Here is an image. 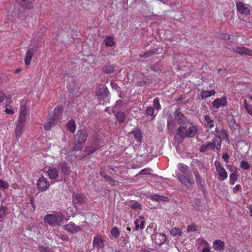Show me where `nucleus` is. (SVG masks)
Masks as SVG:
<instances>
[{
    "instance_id": "obj_1",
    "label": "nucleus",
    "mask_w": 252,
    "mask_h": 252,
    "mask_svg": "<svg viewBox=\"0 0 252 252\" xmlns=\"http://www.w3.org/2000/svg\"><path fill=\"white\" fill-rule=\"evenodd\" d=\"M198 130V126L192 123L179 126L177 129L175 138L179 142H182L185 138H192L195 136Z\"/></svg>"
},
{
    "instance_id": "obj_2",
    "label": "nucleus",
    "mask_w": 252,
    "mask_h": 252,
    "mask_svg": "<svg viewBox=\"0 0 252 252\" xmlns=\"http://www.w3.org/2000/svg\"><path fill=\"white\" fill-rule=\"evenodd\" d=\"M222 139L220 135H216L212 142H208L201 146L199 151L201 153L207 152L210 150L213 151H220L221 149Z\"/></svg>"
},
{
    "instance_id": "obj_3",
    "label": "nucleus",
    "mask_w": 252,
    "mask_h": 252,
    "mask_svg": "<svg viewBox=\"0 0 252 252\" xmlns=\"http://www.w3.org/2000/svg\"><path fill=\"white\" fill-rule=\"evenodd\" d=\"M214 165L218 175V180L222 182L227 179L228 173L221 163L219 160H216L214 162Z\"/></svg>"
},
{
    "instance_id": "obj_4",
    "label": "nucleus",
    "mask_w": 252,
    "mask_h": 252,
    "mask_svg": "<svg viewBox=\"0 0 252 252\" xmlns=\"http://www.w3.org/2000/svg\"><path fill=\"white\" fill-rule=\"evenodd\" d=\"M51 184L48 180L44 176L40 177L37 181L36 187L39 192H43L47 190Z\"/></svg>"
},
{
    "instance_id": "obj_5",
    "label": "nucleus",
    "mask_w": 252,
    "mask_h": 252,
    "mask_svg": "<svg viewBox=\"0 0 252 252\" xmlns=\"http://www.w3.org/2000/svg\"><path fill=\"white\" fill-rule=\"evenodd\" d=\"M88 137V132L85 129L79 130L75 135V140L79 145H83Z\"/></svg>"
},
{
    "instance_id": "obj_6",
    "label": "nucleus",
    "mask_w": 252,
    "mask_h": 252,
    "mask_svg": "<svg viewBox=\"0 0 252 252\" xmlns=\"http://www.w3.org/2000/svg\"><path fill=\"white\" fill-rule=\"evenodd\" d=\"M46 174L48 177L52 180H55L56 181H61V180H57V179L58 178L59 175V170L58 168L53 167L49 166L47 168Z\"/></svg>"
},
{
    "instance_id": "obj_7",
    "label": "nucleus",
    "mask_w": 252,
    "mask_h": 252,
    "mask_svg": "<svg viewBox=\"0 0 252 252\" xmlns=\"http://www.w3.org/2000/svg\"><path fill=\"white\" fill-rule=\"evenodd\" d=\"M174 116L177 122L180 126L186 125L187 124L190 123V121L188 120L179 110H176L174 112Z\"/></svg>"
},
{
    "instance_id": "obj_8",
    "label": "nucleus",
    "mask_w": 252,
    "mask_h": 252,
    "mask_svg": "<svg viewBox=\"0 0 252 252\" xmlns=\"http://www.w3.org/2000/svg\"><path fill=\"white\" fill-rule=\"evenodd\" d=\"M25 122L18 121L16 123L15 128V136L16 139L19 140L24 133V127L25 126Z\"/></svg>"
},
{
    "instance_id": "obj_9",
    "label": "nucleus",
    "mask_w": 252,
    "mask_h": 252,
    "mask_svg": "<svg viewBox=\"0 0 252 252\" xmlns=\"http://www.w3.org/2000/svg\"><path fill=\"white\" fill-rule=\"evenodd\" d=\"M227 104V97L223 95L221 98L215 99L212 102V106L214 108L219 109L220 107H224Z\"/></svg>"
},
{
    "instance_id": "obj_10",
    "label": "nucleus",
    "mask_w": 252,
    "mask_h": 252,
    "mask_svg": "<svg viewBox=\"0 0 252 252\" xmlns=\"http://www.w3.org/2000/svg\"><path fill=\"white\" fill-rule=\"evenodd\" d=\"M93 246L94 249H96L97 250L104 248V240L101 234H97L94 237Z\"/></svg>"
},
{
    "instance_id": "obj_11",
    "label": "nucleus",
    "mask_w": 252,
    "mask_h": 252,
    "mask_svg": "<svg viewBox=\"0 0 252 252\" xmlns=\"http://www.w3.org/2000/svg\"><path fill=\"white\" fill-rule=\"evenodd\" d=\"M44 221L45 222L51 225L55 223L59 224V222L62 221V219L59 216L51 214L45 216Z\"/></svg>"
},
{
    "instance_id": "obj_12",
    "label": "nucleus",
    "mask_w": 252,
    "mask_h": 252,
    "mask_svg": "<svg viewBox=\"0 0 252 252\" xmlns=\"http://www.w3.org/2000/svg\"><path fill=\"white\" fill-rule=\"evenodd\" d=\"M177 178L186 187V188L190 189L192 188V185L194 182H191L188 178L182 174L177 175Z\"/></svg>"
},
{
    "instance_id": "obj_13",
    "label": "nucleus",
    "mask_w": 252,
    "mask_h": 252,
    "mask_svg": "<svg viewBox=\"0 0 252 252\" xmlns=\"http://www.w3.org/2000/svg\"><path fill=\"white\" fill-rule=\"evenodd\" d=\"M232 51L241 55L252 56V50L245 47H240L238 46H234L232 47Z\"/></svg>"
},
{
    "instance_id": "obj_14",
    "label": "nucleus",
    "mask_w": 252,
    "mask_h": 252,
    "mask_svg": "<svg viewBox=\"0 0 252 252\" xmlns=\"http://www.w3.org/2000/svg\"><path fill=\"white\" fill-rule=\"evenodd\" d=\"M64 229L67 232L71 233H76L82 230L79 226L76 225L73 222H70L69 223L65 225Z\"/></svg>"
},
{
    "instance_id": "obj_15",
    "label": "nucleus",
    "mask_w": 252,
    "mask_h": 252,
    "mask_svg": "<svg viewBox=\"0 0 252 252\" xmlns=\"http://www.w3.org/2000/svg\"><path fill=\"white\" fill-rule=\"evenodd\" d=\"M237 10L241 14L248 15L250 13V9L246 6L244 3L242 2L239 1L236 3Z\"/></svg>"
},
{
    "instance_id": "obj_16",
    "label": "nucleus",
    "mask_w": 252,
    "mask_h": 252,
    "mask_svg": "<svg viewBox=\"0 0 252 252\" xmlns=\"http://www.w3.org/2000/svg\"><path fill=\"white\" fill-rule=\"evenodd\" d=\"M36 52V50L32 48H28L26 56L24 59L25 63L26 65H29L32 59L34 54Z\"/></svg>"
},
{
    "instance_id": "obj_17",
    "label": "nucleus",
    "mask_w": 252,
    "mask_h": 252,
    "mask_svg": "<svg viewBox=\"0 0 252 252\" xmlns=\"http://www.w3.org/2000/svg\"><path fill=\"white\" fill-rule=\"evenodd\" d=\"M108 94V90L106 88H100L96 92V95L98 99L104 100Z\"/></svg>"
},
{
    "instance_id": "obj_18",
    "label": "nucleus",
    "mask_w": 252,
    "mask_h": 252,
    "mask_svg": "<svg viewBox=\"0 0 252 252\" xmlns=\"http://www.w3.org/2000/svg\"><path fill=\"white\" fill-rule=\"evenodd\" d=\"M214 249L220 252H223L224 249V243L220 240H216L213 243Z\"/></svg>"
},
{
    "instance_id": "obj_19",
    "label": "nucleus",
    "mask_w": 252,
    "mask_h": 252,
    "mask_svg": "<svg viewBox=\"0 0 252 252\" xmlns=\"http://www.w3.org/2000/svg\"><path fill=\"white\" fill-rule=\"evenodd\" d=\"M116 109V105L113 108L112 110L113 113L115 115L117 121L119 123H124L126 121L125 114L124 112H119L118 113H116L115 109Z\"/></svg>"
},
{
    "instance_id": "obj_20",
    "label": "nucleus",
    "mask_w": 252,
    "mask_h": 252,
    "mask_svg": "<svg viewBox=\"0 0 252 252\" xmlns=\"http://www.w3.org/2000/svg\"><path fill=\"white\" fill-rule=\"evenodd\" d=\"M74 200L80 204H82L85 203L87 201V197L82 193H77L73 195Z\"/></svg>"
},
{
    "instance_id": "obj_21",
    "label": "nucleus",
    "mask_w": 252,
    "mask_h": 252,
    "mask_svg": "<svg viewBox=\"0 0 252 252\" xmlns=\"http://www.w3.org/2000/svg\"><path fill=\"white\" fill-rule=\"evenodd\" d=\"M177 167L179 171L182 172L185 175L188 176L191 173L189 167L184 163H179Z\"/></svg>"
},
{
    "instance_id": "obj_22",
    "label": "nucleus",
    "mask_w": 252,
    "mask_h": 252,
    "mask_svg": "<svg viewBox=\"0 0 252 252\" xmlns=\"http://www.w3.org/2000/svg\"><path fill=\"white\" fill-rule=\"evenodd\" d=\"M216 91L214 90L211 91L202 90L200 92V97L201 99H204L216 94Z\"/></svg>"
},
{
    "instance_id": "obj_23",
    "label": "nucleus",
    "mask_w": 252,
    "mask_h": 252,
    "mask_svg": "<svg viewBox=\"0 0 252 252\" xmlns=\"http://www.w3.org/2000/svg\"><path fill=\"white\" fill-rule=\"evenodd\" d=\"M204 118L206 126L210 129L212 128L215 126L214 120L208 115H205Z\"/></svg>"
},
{
    "instance_id": "obj_24",
    "label": "nucleus",
    "mask_w": 252,
    "mask_h": 252,
    "mask_svg": "<svg viewBox=\"0 0 252 252\" xmlns=\"http://www.w3.org/2000/svg\"><path fill=\"white\" fill-rule=\"evenodd\" d=\"M54 116L53 118L58 121L61 119L63 114V108L61 106H58L55 108L54 110Z\"/></svg>"
},
{
    "instance_id": "obj_25",
    "label": "nucleus",
    "mask_w": 252,
    "mask_h": 252,
    "mask_svg": "<svg viewBox=\"0 0 252 252\" xmlns=\"http://www.w3.org/2000/svg\"><path fill=\"white\" fill-rule=\"evenodd\" d=\"M150 198L153 201H156L157 202L163 201L167 202L168 201V198L164 195H159L158 194H155L150 196Z\"/></svg>"
},
{
    "instance_id": "obj_26",
    "label": "nucleus",
    "mask_w": 252,
    "mask_h": 252,
    "mask_svg": "<svg viewBox=\"0 0 252 252\" xmlns=\"http://www.w3.org/2000/svg\"><path fill=\"white\" fill-rule=\"evenodd\" d=\"M194 175L197 186L201 189L204 188L205 187L204 180L197 173L195 174Z\"/></svg>"
},
{
    "instance_id": "obj_27",
    "label": "nucleus",
    "mask_w": 252,
    "mask_h": 252,
    "mask_svg": "<svg viewBox=\"0 0 252 252\" xmlns=\"http://www.w3.org/2000/svg\"><path fill=\"white\" fill-rule=\"evenodd\" d=\"M67 129L71 133H74L76 130V124L73 120H70L66 124Z\"/></svg>"
},
{
    "instance_id": "obj_28",
    "label": "nucleus",
    "mask_w": 252,
    "mask_h": 252,
    "mask_svg": "<svg viewBox=\"0 0 252 252\" xmlns=\"http://www.w3.org/2000/svg\"><path fill=\"white\" fill-rule=\"evenodd\" d=\"M57 121L54 118H50L47 120L46 122L44 124V128L46 130L50 129L51 127L55 124V123Z\"/></svg>"
},
{
    "instance_id": "obj_29",
    "label": "nucleus",
    "mask_w": 252,
    "mask_h": 252,
    "mask_svg": "<svg viewBox=\"0 0 252 252\" xmlns=\"http://www.w3.org/2000/svg\"><path fill=\"white\" fill-rule=\"evenodd\" d=\"M104 43L106 47H112L115 44L114 38L111 36H107L104 40Z\"/></svg>"
},
{
    "instance_id": "obj_30",
    "label": "nucleus",
    "mask_w": 252,
    "mask_h": 252,
    "mask_svg": "<svg viewBox=\"0 0 252 252\" xmlns=\"http://www.w3.org/2000/svg\"><path fill=\"white\" fill-rule=\"evenodd\" d=\"M152 83V81L151 79L148 77H145L142 81L137 82V85L139 87H144Z\"/></svg>"
},
{
    "instance_id": "obj_31",
    "label": "nucleus",
    "mask_w": 252,
    "mask_h": 252,
    "mask_svg": "<svg viewBox=\"0 0 252 252\" xmlns=\"http://www.w3.org/2000/svg\"><path fill=\"white\" fill-rule=\"evenodd\" d=\"M238 179L237 172L235 171L229 175V183L231 185H234L236 181Z\"/></svg>"
},
{
    "instance_id": "obj_32",
    "label": "nucleus",
    "mask_w": 252,
    "mask_h": 252,
    "mask_svg": "<svg viewBox=\"0 0 252 252\" xmlns=\"http://www.w3.org/2000/svg\"><path fill=\"white\" fill-rule=\"evenodd\" d=\"M244 107L247 112L251 116H252V105L248 103L247 100L245 99L243 101Z\"/></svg>"
},
{
    "instance_id": "obj_33",
    "label": "nucleus",
    "mask_w": 252,
    "mask_h": 252,
    "mask_svg": "<svg viewBox=\"0 0 252 252\" xmlns=\"http://www.w3.org/2000/svg\"><path fill=\"white\" fill-rule=\"evenodd\" d=\"M114 70V66L113 65L108 63L105 65L103 68L104 72L107 74L111 73Z\"/></svg>"
},
{
    "instance_id": "obj_34",
    "label": "nucleus",
    "mask_w": 252,
    "mask_h": 252,
    "mask_svg": "<svg viewBox=\"0 0 252 252\" xmlns=\"http://www.w3.org/2000/svg\"><path fill=\"white\" fill-rule=\"evenodd\" d=\"M20 4L23 7L30 8L31 7V3L32 2L33 0H17Z\"/></svg>"
},
{
    "instance_id": "obj_35",
    "label": "nucleus",
    "mask_w": 252,
    "mask_h": 252,
    "mask_svg": "<svg viewBox=\"0 0 252 252\" xmlns=\"http://www.w3.org/2000/svg\"><path fill=\"white\" fill-rule=\"evenodd\" d=\"M240 167L245 170H248L250 169L251 166L247 159H245L242 160V161L240 162Z\"/></svg>"
},
{
    "instance_id": "obj_36",
    "label": "nucleus",
    "mask_w": 252,
    "mask_h": 252,
    "mask_svg": "<svg viewBox=\"0 0 252 252\" xmlns=\"http://www.w3.org/2000/svg\"><path fill=\"white\" fill-rule=\"evenodd\" d=\"M96 151V149H94L93 145L91 144V145L87 146L85 149V152L86 155H90Z\"/></svg>"
},
{
    "instance_id": "obj_37",
    "label": "nucleus",
    "mask_w": 252,
    "mask_h": 252,
    "mask_svg": "<svg viewBox=\"0 0 252 252\" xmlns=\"http://www.w3.org/2000/svg\"><path fill=\"white\" fill-rule=\"evenodd\" d=\"M27 113V111L20 110L18 121L26 123V119Z\"/></svg>"
},
{
    "instance_id": "obj_38",
    "label": "nucleus",
    "mask_w": 252,
    "mask_h": 252,
    "mask_svg": "<svg viewBox=\"0 0 252 252\" xmlns=\"http://www.w3.org/2000/svg\"><path fill=\"white\" fill-rule=\"evenodd\" d=\"M170 234L174 237L180 236L182 234V231L180 229L174 227L170 230Z\"/></svg>"
},
{
    "instance_id": "obj_39",
    "label": "nucleus",
    "mask_w": 252,
    "mask_h": 252,
    "mask_svg": "<svg viewBox=\"0 0 252 252\" xmlns=\"http://www.w3.org/2000/svg\"><path fill=\"white\" fill-rule=\"evenodd\" d=\"M157 50H158L156 49H153L152 50H149V51L145 52L142 54H140V56L141 57H144L145 58H148V57L153 55L155 53H156V52L157 51Z\"/></svg>"
},
{
    "instance_id": "obj_40",
    "label": "nucleus",
    "mask_w": 252,
    "mask_h": 252,
    "mask_svg": "<svg viewBox=\"0 0 252 252\" xmlns=\"http://www.w3.org/2000/svg\"><path fill=\"white\" fill-rule=\"evenodd\" d=\"M7 207L1 205L0 207V218L4 219L7 215Z\"/></svg>"
},
{
    "instance_id": "obj_41",
    "label": "nucleus",
    "mask_w": 252,
    "mask_h": 252,
    "mask_svg": "<svg viewBox=\"0 0 252 252\" xmlns=\"http://www.w3.org/2000/svg\"><path fill=\"white\" fill-rule=\"evenodd\" d=\"M61 169L62 170V173L64 175H69L70 173V167L66 165V164H63V165H62L61 167Z\"/></svg>"
},
{
    "instance_id": "obj_42",
    "label": "nucleus",
    "mask_w": 252,
    "mask_h": 252,
    "mask_svg": "<svg viewBox=\"0 0 252 252\" xmlns=\"http://www.w3.org/2000/svg\"><path fill=\"white\" fill-rule=\"evenodd\" d=\"M30 105V103L29 102L24 101L23 100L21 104L20 110L28 112V110L29 109Z\"/></svg>"
},
{
    "instance_id": "obj_43",
    "label": "nucleus",
    "mask_w": 252,
    "mask_h": 252,
    "mask_svg": "<svg viewBox=\"0 0 252 252\" xmlns=\"http://www.w3.org/2000/svg\"><path fill=\"white\" fill-rule=\"evenodd\" d=\"M110 232L111 235L115 238H118L120 236V233L117 227L112 228Z\"/></svg>"
},
{
    "instance_id": "obj_44",
    "label": "nucleus",
    "mask_w": 252,
    "mask_h": 252,
    "mask_svg": "<svg viewBox=\"0 0 252 252\" xmlns=\"http://www.w3.org/2000/svg\"><path fill=\"white\" fill-rule=\"evenodd\" d=\"M5 109L4 112L9 115H13L14 113V111L13 109V107L10 104H6L5 105Z\"/></svg>"
},
{
    "instance_id": "obj_45",
    "label": "nucleus",
    "mask_w": 252,
    "mask_h": 252,
    "mask_svg": "<svg viewBox=\"0 0 252 252\" xmlns=\"http://www.w3.org/2000/svg\"><path fill=\"white\" fill-rule=\"evenodd\" d=\"M34 199L33 196L32 195H30L29 197V202H27V204H30L32 205V209L31 210L32 212L34 211L35 209V206L34 204Z\"/></svg>"
},
{
    "instance_id": "obj_46",
    "label": "nucleus",
    "mask_w": 252,
    "mask_h": 252,
    "mask_svg": "<svg viewBox=\"0 0 252 252\" xmlns=\"http://www.w3.org/2000/svg\"><path fill=\"white\" fill-rule=\"evenodd\" d=\"M154 108L156 109L159 110L161 108V106L159 103V99L158 97L155 98L153 100Z\"/></svg>"
},
{
    "instance_id": "obj_47",
    "label": "nucleus",
    "mask_w": 252,
    "mask_h": 252,
    "mask_svg": "<svg viewBox=\"0 0 252 252\" xmlns=\"http://www.w3.org/2000/svg\"><path fill=\"white\" fill-rule=\"evenodd\" d=\"M134 138L138 141H141L142 139V134L140 131H135L133 132Z\"/></svg>"
},
{
    "instance_id": "obj_48",
    "label": "nucleus",
    "mask_w": 252,
    "mask_h": 252,
    "mask_svg": "<svg viewBox=\"0 0 252 252\" xmlns=\"http://www.w3.org/2000/svg\"><path fill=\"white\" fill-rule=\"evenodd\" d=\"M9 187V184L7 182L0 179V189H5Z\"/></svg>"
},
{
    "instance_id": "obj_49",
    "label": "nucleus",
    "mask_w": 252,
    "mask_h": 252,
    "mask_svg": "<svg viewBox=\"0 0 252 252\" xmlns=\"http://www.w3.org/2000/svg\"><path fill=\"white\" fill-rule=\"evenodd\" d=\"M218 135H220L222 140L228 137L227 132L224 128H221V130H220V133Z\"/></svg>"
},
{
    "instance_id": "obj_50",
    "label": "nucleus",
    "mask_w": 252,
    "mask_h": 252,
    "mask_svg": "<svg viewBox=\"0 0 252 252\" xmlns=\"http://www.w3.org/2000/svg\"><path fill=\"white\" fill-rule=\"evenodd\" d=\"M146 113L148 116H153L154 113V108L152 106L147 107L146 110Z\"/></svg>"
},
{
    "instance_id": "obj_51",
    "label": "nucleus",
    "mask_w": 252,
    "mask_h": 252,
    "mask_svg": "<svg viewBox=\"0 0 252 252\" xmlns=\"http://www.w3.org/2000/svg\"><path fill=\"white\" fill-rule=\"evenodd\" d=\"M151 169L150 168H145L140 171L139 173V175H149L151 174Z\"/></svg>"
},
{
    "instance_id": "obj_52",
    "label": "nucleus",
    "mask_w": 252,
    "mask_h": 252,
    "mask_svg": "<svg viewBox=\"0 0 252 252\" xmlns=\"http://www.w3.org/2000/svg\"><path fill=\"white\" fill-rule=\"evenodd\" d=\"M174 121L173 118L172 117H170L168 118L167 119V126L169 128L171 127L174 126Z\"/></svg>"
},
{
    "instance_id": "obj_53",
    "label": "nucleus",
    "mask_w": 252,
    "mask_h": 252,
    "mask_svg": "<svg viewBox=\"0 0 252 252\" xmlns=\"http://www.w3.org/2000/svg\"><path fill=\"white\" fill-rule=\"evenodd\" d=\"M38 249L40 252H53L49 248L43 246H39Z\"/></svg>"
},
{
    "instance_id": "obj_54",
    "label": "nucleus",
    "mask_w": 252,
    "mask_h": 252,
    "mask_svg": "<svg viewBox=\"0 0 252 252\" xmlns=\"http://www.w3.org/2000/svg\"><path fill=\"white\" fill-rule=\"evenodd\" d=\"M130 207L132 209H141V205L139 203L137 202H135L130 205Z\"/></svg>"
},
{
    "instance_id": "obj_55",
    "label": "nucleus",
    "mask_w": 252,
    "mask_h": 252,
    "mask_svg": "<svg viewBox=\"0 0 252 252\" xmlns=\"http://www.w3.org/2000/svg\"><path fill=\"white\" fill-rule=\"evenodd\" d=\"M140 219L139 222V228L143 229L144 228L145 220H144V217L142 216L139 217Z\"/></svg>"
},
{
    "instance_id": "obj_56",
    "label": "nucleus",
    "mask_w": 252,
    "mask_h": 252,
    "mask_svg": "<svg viewBox=\"0 0 252 252\" xmlns=\"http://www.w3.org/2000/svg\"><path fill=\"white\" fill-rule=\"evenodd\" d=\"M241 189V186L240 184H237L233 188L232 190L234 193H236Z\"/></svg>"
},
{
    "instance_id": "obj_57",
    "label": "nucleus",
    "mask_w": 252,
    "mask_h": 252,
    "mask_svg": "<svg viewBox=\"0 0 252 252\" xmlns=\"http://www.w3.org/2000/svg\"><path fill=\"white\" fill-rule=\"evenodd\" d=\"M106 177L111 186H114L116 185V181L112 179L110 176H106Z\"/></svg>"
},
{
    "instance_id": "obj_58",
    "label": "nucleus",
    "mask_w": 252,
    "mask_h": 252,
    "mask_svg": "<svg viewBox=\"0 0 252 252\" xmlns=\"http://www.w3.org/2000/svg\"><path fill=\"white\" fill-rule=\"evenodd\" d=\"M157 237H161V240H162V242H160V244H163L164 242H165L166 241V235L164 234H159L158 235H156Z\"/></svg>"
},
{
    "instance_id": "obj_59",
    "label": "nucleus",
    "mask_w": 252,
    "mask_h": 252,
    "mask_svg": "<svg viewBox=\"0 0 252 252\" xmlns=\"http://www.w3.org/2000/svg\"><path fill=\"white\" fill-rule=\"evenodd\" d=\"M197 230L195 225L191 224L190 225L188 226L187 228L188 232L190 231H195Z\"/></svg>"
},
{
    "instance_id": "obj_60",
    "label": "nucleus",
    "mask_w": 252,
    "mask_h": 252,
    "mask_svg": "<svg viewBox=\"0 0 252 252\" xmlns=\"http://www.w3.org/2000/svg\"><path fill=\"white\" fill-rule=\"evenodd\" d=\"M82 145H79L77 142L75 141V145L74 146V151H79L82 149L81 147Z\"/></svg>"
},
{
    "instance_id": "obj_61",
    "label": "nucleus",
    "mask_w": 252,
    "mask_h": 252,
    "mask_svg": "<svg viewBox=\"0 0 252 252\" xmlns=\"http://www.w3.org/2000/svg\"><path fill=\"white\" fill-rule=\"evenodd\" d=\"M222 158L226 163L228 162V159L229 158V157L227 153H224L223 155Z\"/></svg>"
},
{
    "instance_id": "obj_62",
    "label": "nucleus",
    "mask_w": 252,
    "mask_h": 252,
    "mask_svg": "<svg viewBox=\"0 0 252 252\" xmlns=\"http://www.w3.org/2000/svg\"><path fill=\"white\" fill-rule=\"evenodd\" d=\"M6 99V102L7 104H11L12 103V100L11 99V95H5L4 99Z\"/></svg>"
},
{
    "instance_id": "obj_63",
    "label": "nucleus",
    "mask_w": 252,
    "mask_h": 252,
    "mask_svg": "<svg viewBox=\"0 0 252 252\" xmlns=\"http://www.w3.org/2000/svg\"><path fill=\"white\" fill-rule=\"evenodd\" d=\"M92 144L94 147V149H96V150L100 148V145L98 144V142L96 141H94Z\"/></svg>"
},
{
    "instance_id": "obj_64",
    "label": "nucleus",
    "mask_w": 252,
    "mask_h": 252,
    "mask_svg": "<svg viewBox=\"0 0 252 252\" xmlns=\"http://www.w3.org/2000/svg\"><path fill=\"white\" fill-rule=\"evenodd\" d=\"M230 35L228 34H222L221 35V38L224 39H227L230 40Z\"/></svg>"
}]
</instances>
